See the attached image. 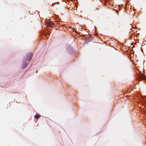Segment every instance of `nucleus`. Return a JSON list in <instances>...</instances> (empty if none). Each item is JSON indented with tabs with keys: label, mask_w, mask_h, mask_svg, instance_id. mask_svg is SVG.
<instances>
[{
	"label": "nucleus",
	"mask_w": 146,
	"mask_h": 146,
	"mask_svg": "<svg viewBox=\"0 0 146 146\" xmlns=\"http://www.w3.org/2000/svg\"><path fill=\"white\" fill-rule=\"evenodd\" d=\"M32 54L31 53H30L26 55V58L24 60V61L25 62L26 61H28V63L27 62L26 63H25L24 62V63H23L21 67L22 69H24L25 68V67L27 66L29 62V60H30L32 57Z\"/></svg>",
	"instance_id": "nucleus-1"
},
{
	"label": "nucleus",
	"mask_w": 146,
	"mask_h": 146,
	"mask_svg": "<svg viewBox=\"0 0 146 146\" xmlns=\"http://www.w3.org/2000/svg\"><path fill=\"white\" fill-rule=\"evenodd\" d=\"M46 24L47 26L50 27H51L54 24V23L53 22H50L48 20H47L46 21Z\"/></svg>",
	"instance_id": "nucleus-2"
},
{
	"label": "nucleus",
	"mask_w": 146,
	"mask_h": 146,
	"mask_svg": "<svg viewBox=\"0 0 146 146\" xmlns=\"http://www.w3.org/2000/svg\"><path fill=\"white\" fill-rule=\"evenodd\" d=\"M140 78L139 80H141V79L145 80H146V77H145L143 74H141L140 76Z\"/></svg>",
	"instance_id": "nucleus-3"
},
{
	"label": "nucleus",
	"mask_w": 146,
	"mask_h": 146,
	"mask_svg": "<svg viewBox=\"0 0 146 146\" xmlns=\"http://www.w3.org/2000/svg\"><path fill=\"white\" fill-rule=\"evenodd\" d=\"M35 117L36 119H38L40 117V116L39 115L36 114L35 115Z\"/></svg>",
	"instance_id": "nucleus-4"
},
{
	"label": "nucleus",
	"mask_w": 146,
	"mask_h": 146,
	"mask_svg": "<svg viewBox=\"0 0 146 146\" xmlns=\"http://www.w3.org/2000/svg\"><path fill=\"white\" fill-rule=\"evenodd\" d=\"M136 61H137V62H138V60H136Z\"/></svg>",
	"instance_id": "nucleus-5"
},
{
	"label": "nucleus",
	"mask_w": 146,
	"mask_h": 146,
	"mask_svg": "<svg viewBox=\"0 0 146 146\" xmlns=\"http://www.w3.org/2000/svg\"><path fill=\"white\" fill-rule=\"evenodd\" d=\"M60 20H60V19H59V22H60Z\"/></svg>",
	"instance_id": "nucleus-6"
}]
</instances>
